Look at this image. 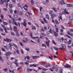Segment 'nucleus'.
Listing matches in <instances>:
<instances>
[{"label":"nucleus","mask_w":73,"mask_h":73,"mask_svg":"<svg viewBox=\"0 0 73 73\" xmlns=\"http://www.w3.org/2000/svg\"><path fill=\"white\" fill-rule=\"evenodd\" d=\"M9 71L10 73H12H12H15V72H14V70H13L12 71H11V70L9 69Z\"/></svg>","instance_id":"nucleus-20"},{"label":"nucleus","mask_w":73,"mask_h":73,"mask_svg":"<svg viewBox=\"0 0 73 73\" xmlns=\"http://www.w3.org/2000/svg\"><path fill=\"white\" fill-rule=\"evenodd\" d=\"M50 64H48V65H46V66H45V67L46 68H48V67H50Z\"/></svg>","instance_id":"nucleus-34"},{"label":"nucleus","mask_w":73,"mask_h":73,"mask_svg":"<svg viewBox=\"0 0 73 73\" xmlns=\"http://www.w3.org/2000/svg\"><path fill=\"white\" fill-rule=\"evenodd\" d=\"M50 14H51V18L52 19H54V17H56V15L54 14H52V11H50Z\"/></svg>","instance_id":"nucleus-2"},{"label":"nucleus","mask_w":73,"mask_h":73,"mask_svg":"<svg viewBox=\"0 0 73 73\" xmlns=\"http://www.w3.org/2000/svg\"><path fill=\"white\" fill-rule=\"evenodd\" d=\"M14 24L15 25H16V26H17H17H18V25H17V23H16V22H14Z\"/></svg>","instance_id":"nucleus-46"},{"label":"nucleus","mask_w":73,"mask_h":73,"mask_svg":"<svg viewBox=\"0 0 73 73\" xmlns=\"http://www.w3.org/2000/svg\"><path fill=\"white\" fill-rule=\"evenodd\" d=\"M60 46H62V47H60L59 48V50H60V49L63 50V49H65L66 47V45L65 44H60Z\"/></svg>","instance_id":"nucleus-1"},{"label":"nucleus","mask_w":73,"mask_h":73,"mask_svg":"<svg viewBox=\"0 0 73 73\" xmlns=\"http://www.w3.org/2000/svg\"><path fill=\"white\" fill-rule=\"evenodd\" d=\"M1 17L2 19H4V16H3V15H2L1 16Z\"/></svg>","instance_id":"nucleus-49"},{"label":"nucleus","mask_w":73,"mask_h":73,"mask_svg":"<svg viewBox=\"0 0 73 73\" xmlns=\"http://www.w3.org/2000/svg\"><path fill=\"white\" fill-rule=\"evenodd\" d=\"M19 44L22 46H23V44L21 42H19Z\"/></svg>","instance_id":"nucleus-55"},{"label":"nucleus","mask_w":73,"mask_h":73,"mask_svg":"<svg viewBox=\"0 0 73 73\" xmlns=\"http://www.w3.org/2000/svg\"><path fill=\"white\" fill-rule=\"evenodd\" d=\"M55 29L56 32L58 33V28H56Z\"/></svg>","instance_id":"nucleus-36"},{"label":"nucleus","mask_w":73,"mask_h":73,"mask_svg":"<svg viewBox=\"0 0 73 73\" xmlns=\"http://www.w3.org/2000/svg\"><path fill=\"white\" fill-rule=\"evenodd\" d=\"M9 7L10 9H12V4H10L9 5Z\"/></svg>","instance_id":"nucleus-19"},{"label":"nucleus","mask_w":73,"mask_h":73,"mask_svg":"<svg viewBox=\"0 0 73 73\" xmlns=\"http://www.w3.org/2000/svg\"><path fill=\"white\" fill-rule=\"evenodd\" d=\"M22 68V66L19 67L18 68L17 70H19L20 69H21Z\"/></svg>","instance_id":"nucleus-45"},{"label":"nucleus","mask_w":73,"mask_h":73,"mask_svg":"<svg viewBox=\"0 0 73 73\" xmlns=\"http://www.w3.org/2000/svg\"><path fill=\"white\" fill-rule=\"evenodd\" d=\"M4 30L6 33H8V32L7 31V28H5V29H4Z\"/></svg>","instance_id":"nucleus-42"},{"label":"nucleus","mask_w":73,"mask_h":73,"mask_svg":"<svg viewBox=\"0 0 73 73\" xmlns=\"http://www.w3.org/2000/svg\"><path fill=\"white\" fill-rule=\"evenodd\" d=\"M11 20H12V21H13V22H12V23L13 25L14 23H14V22H15V19H14V18H11Z\"/></svg>","instance_id":"nucleus-24"},{"label":"nucleus","mask_w":73,"mask_h":73,"mask_svg":"<svg viewBox=\"0 0 73 73\" xmlns=\"http://www.w3.org/2000/svg\"><path fill=\"white\" fill-rule=\"evenodd\" d=\"M52 42L53 44H54V45H56V42H55L54 41V40H52Z\"/></svg>","instance_id":"nucleus-37"},{"label":"nucleus","mask_w":73,"mask_h":73,"mask_svg":"<svg viewBox=\"0 0 73 73\" xmlns=\"http://www.w3.org/2000/svg\"><path fill=\"white\" fill-rule=\"evenodd\" d=\"M43 20L44 22V23H47L48 21L45 19L43 18Z\"/></svg>","instance_id":"nucleus-28"},{"label":"nucleus","mask_w":73,"mask_h":73,"mask_svg":"<svg viewBox=\"0 0 73 73\" xmlns=\"http://www.w3.org/2000/svg\"><path fill=\"white\" fill-rule=\"evenodd\" d=\"M62 1V2L63 3H62V2L60 1V4L61 5H63V4H66V3H65V2H64V0H61Z\"/></svg>","instance_id":"nucleus-14"},{"label":"nucleus","mask_w":73,"mask_h":73,"mask_svg":"<svg viewBox=\"0 0 73 73\" xmlns=\"http://www.w3.org/2000/svg\"><path fill=\"white\" fill-rule=\"evenodd\" d=\"M4 41H5L7 42H11V41H12V40L11 39H8V38H7L6 39H3Z\"/></svg>","instance_id":"nucleus-3"},{"label":"nucleus","mask_w":73,"mask_h":73,"mask_svg":"<svg viewBox=\"0 0 73 73\" xmlns=\"http://www.w3.org/2000/svg\"><path fill=\"white\" fill-rule=\"evenodd\" d=\"M14 31L15 32H17V27L16 26H14L13 27Z\"/></svg>","instance_id":"nucleus-13"},{"label":"nucleus","mask_w":73,"mask_h":73,"mask_svg":"<svg viewBox=\"0 0 73 73\" xmlns=\"http://www.w3.org/2000/svg\"><path fill=\"white\" fill-rule=\"evenodd\" d=\"M31 3L32 5H33L34 2H33V0H31Z\"/></svg>","instance_id":"nucleus-41"},{"label":"nucleus","mask_w":73,"mask_h":73,"mask_svg":"<svg viewBox=\"0 0 73 73\" xmlns=\"http://www.w3.org/2000/svg\"><path fill=\"white\" fill-rule=\"evenodd\" d=\"M71 17H68L69 21H72V20H73V19H71V18H70Z\"/></svg>","instance_id":"nucleus-47"},{"label":"nucleus","mask_w":73,"mask_h":73,"mask_svg":"<svg viewBox=\"0 0 73 73\" xmlns=\"http://www.w3.org/2000/svg\"><path fill=\"white\" fill-rule=\"evenodd\" d=\"M50 42V40H48V41H46L45 42V43L47 46H49V42Z\"/></svg>","instance_id":"nucleus-9"},{"label":"nucleus","mask_w":73,"mask_h":73,"mask_svg":"<svg viewBox=\"0 0 73 73\" xmlns=\"http://www.w3.org/2000/svg\"><path fill=\"white\" fill-rule=\"evenodd\" d=\"M23 38L25 40H26L27 41H29V39L28 38L24 37Z\"/></svg>","instance_id":"nucleus-22"},{"label":"nucleus","mask_w":73,"mask_h":73,"mask_svg":"<svg viewBox=\"0 0 73 73\" xmlns=\"http://www.w3.org/2000/svg\"><path fill=\"white\" fill-rule=\"evenodd\" d=\"M67 6L68 7H72V5L71 4H67Z\"/></svg>","instance_id":"nucleus-27"},{"label":"nucleus","mask_w":73,"mask_h":73,"mask_svg":"<svg viewBox=\"0 0 73 73\" xmlns=\"http://www.w3.org/2000/svg\"><path fill=\"white\" fill-rule=\"evenodd\" d=\"M21 52L22 54H24V52H23V50L22 49H21Z\"/></svg>","instance_id":"nucleus-60"},{"label":"nucleus","mask_w":73,"mask_h":73,"mask_svg":"<svg viewBox=\"0 0 73 73\" xmlns=\"http://www.w3.org/2000/svg\"><path fill=\"white\" fill-rule=\"evenodd\" d=\"M49 57V59H50V60H53V58H52V57L49 56H48Z\"/></svg>","instance_id":"nucleus-50"},{"label":"nucleus","mask_w":73,"mask_h":73,"mask_svg":"<svg viewBox=\"0 0 73 73\" xmlns=\"http://www.w3.org/2000/svg\"><path fill=\"white\" fill-rule=\"evenodd\" d=\"M42 70H43L44 71H45L46 70H48V69H45V68H42Z\"/></svg>","instance_id":"nucleus-31"},{"label":"nucleus","mask_w":73,"mask_h":73,"mask_svg":"<svg viewBox=\"0 0 73 73\" xmlns=\"http://www.w3.org/2000/svg\"><path fill=\"white\" fill-rule=\"evenodd\" d=\"M9 11L10 12V13H11V14H12V13H13V10L12 9L9 10Z\"/></svg>","instance_id":"nucleus-32"},{"label":"nucleus","mask_w":73,"mask_h":73,"mask_svg":"<svg viewBox=\"0 0 73 73\" xmlns=\"http://www.w3.org/2000/svg\"><path fill=\"white\" fill-rule=\"evenodd\" d=\"M11 52H7L5 54V55L6 56H8L9 55H11Z\"/></svg>","instance_id":"nucleus-7"},{"label":"nucleus","mask_w":73,"mask_h":73,"mask_svg":"<svg viewBox=\"0 0 73 73\" xmlns=\"http://www.w3.org/2000/svg\"><path fill=\"white\" fill-rule=\"evenodd\" d=\"M52 9L54 10V11L55 12H56L57 11V9H56V8L54 7L52 8Z\"/></svg>","instance_id":"nucleus-15"},{"label":"nucleus","mask_w":73,"mask_h":73,"mask_svg":"<svg viewBox=\"0 0 73 73\" xmlns=\"http://www.w3.org/2000/svg\"><path fill=\"white\" fill-rule=\"evenodd\" d=\"M40 38H41L42 39H44V36H41V35L40 36Z\"/></svg>","instance_id":"nucleus-63"},{"label":"nucleus","mask_w":73,"mask_h":73,"mask_svg":"<svg viewBox=\"0 0 73 73\" xmlns=\"http://www.w3.org/2000/svg\"><path fill=\"white\" fill-rule=\"evenodd\" d=\"M42 46H44V47L46 48V45H45V44H42Z\"/></svg>","instance_id":"nucleus-52"},{"label":"nucleus","mask_w":73,"mask_h":73,"mask_svg":"<svg viewBox=\"0 0 73 73\" xmlns=\"http://www.w3.org/2000/svg\"><path fill=\"white\" fill-rule=\"evenodd\" d=\"M56 66H53L52 67V68L53 69H56Z\"/></svg>","instance_id":"nucleus-54"},{"label":"nucleus","mask_w":73,"mask_h":73,"mask_svg":"<svg viewBox=\"0 0 73 73\" xmlns=\"http://www.w3.org/2000/svg\"><path fill=\"white\" fill-rule=\"evenodd\" d=\"M17 5H18V6L19 7H20L21 9H23V8H22L23 7L21 6L20 5V3H18L17 4Z\"/></svg>","instance_id":"nucleus-26"},{"label":"nucleus","mask_w":73,"mask_h":73,"mask_svg":"<svg viewBox=\"0 0 73 73\" xmlns=\"http://www.w3.org/2000/svg\"><path fill=\"white\" fill-rule=\"evenodd\" d=\"M66 65H65L64 66V67H65V68H70L71 67V66L69 65L68 64H66Z\"/></svg>","instance_id":"nucleus-8"},{"label":"nucleus","mask_w":73,"mask_h":73,"mask_svg":"<svg viewBox=\"0 0 73 73\" xmlns=\"http://www.w3.org/2000/svg\"><path fill=\"white\" fill-rule=\"evenodd\" d=\"M54 48L55 50H59V49L58 48H57L55 47H54Z\"/></svg>","instance_id":"nucleus-30"},{"label":"nucleus","mask_w":73,"mask_h":73,"mask_svg":"<svg viewBox=\"0 0 73 73\" xmlns=\"http://www.w3.org/2000/svg\"><path fill=\"white\" fill-rule=\"evenodd\" d=\"M2 51H3V52H6V51L5 50V49L4 48H2Z\"/></svg>","instance_id":"nucleus-51"},{"label":"nucleus","mask_w":73,"mask_h":73,"mask_svg":"<svg viewBox=\"0 0 73 73\" xmlns=\"http://www.w3.org/2000/svg\"><path fill=\"white\" fill-rule=\"evenodd\" d=\"M9 45H10V46H13V45H14V46H15V48L17 49H18V46H17L16 44H15V43H10L9 44Z\"/></svg>","instance_id":"nucleus-4"},{"label":"nucleus","mask_w":73,"mask_h":73,"mask_svg":"<svg viewBox=\"0 0 73 73\" xmlns=\"http://www.w3.org/2000/svg\"><path fill=\"white\" fill-rule=\"evenodd\" d=\"M16 33L17 34H16V36H17V37H19V33L17 32V31Z\"/></svg>","instance_id":"nucleus-33"},{"label":"nucleus","mask_w":73,"mask_h":73,"mask_svg":"<svg viewBox=\"0 0 73 73\" xmlns=\"http://www.w3.org/2000/svg\"><path fill=\"white\" fill-rule=\"evenodd\" d=\"M38 64H31L30 65V67L31 66H34V67H36L37 66H38Z\"/></svg>","instance_id":"nucleus-11"},{"label":"nucleus","mask_w":73,"mask_h":73,"mask_svg":"<svg viewBox=\"0 0 73 73\" xmlns=\"http://www.w3.org/2000/svg\"><path fill=\"white\" fill-rule=\"evenodd\" d=\"M19 14L21 16H22L23 15V11H21L19 13Z\"/></svg>","instance_id":"nucleus-16"},{"label":"nucleus","mask_w":73,"mask_h":73,"mask_svg":"<svg viewBox=\"0 0 73 73\" xmlns=\"http://www.w3.org/2000/svg\"><path fill=\"white\" fill-rule=\"evenodd\" d=\"M67 34L71 36H72V34L70 33V32L68 31L67 32Z\"/></svg>","instance_id":"nucleus-29"},{"label":"nucleus","mask_w":73,"mask_h":73,"mask_svg":"<svg viewBox=\"0 0 73 73\" xmlns=\"http://www.w3.org/2000/svg\"><path fill=\"white\" fill-rule=\"evenodd\" d=\"M16 53H17V54H19V50H16Z\"/></svg>","instance_id":"nucleus-58"},{"label":"nucleus","mask_w":73,"mask_h":73,"mask_svg":"<svg viewBox=\"0 0 73 73\" xmlns=\"http://www.w3.org/2000/svg\"><path fill=\"white\" fill-rule=\"evenodd\" d=\"M33 35V34L32 33H31L30 34V36L31 37H32V38H37L38 37H33L32 36Z\"/></svg>","instance_id":"nucleus-12"},{"label":"nucleus","mask_w":73,"mask_h":73,"mask_svg":"<svg viewBox=\"0 0 73 73\" xmlns=\"http://www.w3.org/2000/svg\"><path fill=\"white\" fill-rule=\"evenodd\" d=\"M25 50H27V51H29V48H25Z\"/></svg>","instance_id":"nucleus-56"},{"label":"nucleus","mask_w":73,"mask_h":73,"mask_svg":"<svg viewBox=\"0 0 73 73\" xmlns=\"http://www.w3.org/2000/svg\"><path fill=\"white\" fill-rule=\"evenodd\" d=\"M0 31L1 32H3L4 31L3 30V29H2L1 28H0Z\"/></svg>","instance_id":"nucleus-62"},{"label":"nucleus","mask_w":73,"mask_h":73,"mask_svg":"<svg viewBox=\"0 0 73 73\" xmlns=\"http://www.w3.org/2000/svg\"><path fill=\"white\" fill-rule=\"evenodd\" d=\"M3 70L4 71H5V72H7V70H8V68H6L3 69Z\"/></svg>","instance_id":"nucleus-43"},{"label":"nucleus","mask_w":73,"mask_h":73,"mask_svg":"<svg viewBox=\"0 0 73 73\" xmlns=\"http://www.w3.org/2000/svg\"><path fill=\"white\" fill-rule=\"evenodd\" d=\"M55 23L56 25H57L59 24V22H58V21L55 20Z\"/></svg>","instance_id":"nucleus-18"},{"label":"nucleus","mask_w":73,"mask_h":73,"mask_svg":"<svg viewBox=\"0 0 73 73\" xmlns=\"http://www.w3.org/2000/svg\"><path fill=\"white\" fill-rule=\"evenodd\" d=\"M27 60H30V57L28 56H27Z\"/></svg>","instance_id":"nucleus-57"},{"label":"nucleus","mask_w":73,"mask_h":73,"mask_svg":"<svg viewBox=\"0 0 73 73\" xmlns=\"http://www.w3.org/2000/svg\"><path fill=\"white\" fill-rule=\"evenodd\" d=\"M3 24L5 25H8V23L5 22H3Z\"/></svg>","instance_id":"nucleus-21"},{"label":"nucleus","mask_w":73,"mask_h":73,"mask_svg":"<svg viewBox=\"0 0 73 73\" xmlns=\"http://www.w3.org/2000/svg\"><path fill=\"white\" fill-rule=\"evenodd\" d=\"M64 12L66 13V14H69V12H67V11H66V9H64Z\"/></svg>","instance_id":"nucleus-17"},{"label":"nucleus","mask_w":73,"mask_h":73,"mask_svg":"<svg viewBox=\"0 0 73 73\" xmlns=\"http://www.w3.org/2000/svg\"><path fill=\"white\" fill-rule=\"evenodd\" d=\"M27 20L26 19H25L24 21V23L21 24H23L25 27H27V23H26Z\"/></svg>","instance_id":"nucleus-6"},{"label":"nucleus","mask_w":73,"mask_h":73,"mask_svg":"<svg viewBox=\"0 0 73 73\" xmlns=\"http://www.w3.org/2000/svg\"><path fill=\"white\" fill-rule=\"evenodd\" d=\"M21 20H22V19L20 18H19L17 19V20H19V21H21Z\"/></svg>","instance_id":"nucleus-59"},{"label":"nucleus","mask_w":73,"mask_h":73,"mask_svg":"<svg viewBox=\"0 0 73 73\" xmlns=\"http://www.w3.org/2000/svg\"><path fill=\"white\" fill-rule=\"evenodd\" d=\"M70 53H71L72 54V56H73V52H72V51H70L69 52Z\"/></svg>","instance_id":"nucleus-64"},{"label":"nucleus","mask_w":73,"mask_h":73,"mask_svg":"<svg viewBox=\"0 0 73 73\" xmlns=\"http://www.w3.org/2000/svg\"><path fill=\"white\" fill-rule=\"evenodd\" d=\"M31 57L33 58V59H34V60H36V58H39L40 57L38 56H31Z\"/></svg>","instance_id":"nucleus-5"},{"label":"nucleus","mask_w":73,"mask_h":73,"mask_svg":"<svg viewBox=\"0 0 73 73\" xmlns=\"http://www.w3.org/2000/svg\"><path fill=\"white\" fill-rule=\"evenodd\" d=\"M53 34L54 36H55V37H57V36H58V33L56 32L55 31H54Z\"/></svg>","instance_id":"nucleus-10"},{"label":"nucleus","mask_w":73,"mask_h":73,"mask_svg":"<svg viewBox=\"0 0 73 73\" xmlns=\"http://www.w3.org/2000/svg\"><path fill=\"white\" fill-rule=\"evenodd\" d=\"M22 9L23 8H24L25 10L26 11H27V10H28V9H27L25 8V6H23V7H22Z\"/></svg>","instance_id":"nucleus-48"},{"label":"nucleus","mask_w":73,"mask_h":73,"mask_svg":"<svg viewBox=\"0 0 73 73\" xmlns=\"http://www.w3.org/2000/svg\"><path fill=\"white\" fill-rule=\"evenodd\" d=\"M49 32L50 33H52L53 32V30H51V29H50V30H49Z\"/></svg>","instance_id":"nucleus-25"},{"label":"nucleus","mask_w":73,"mask_h":73,"mask_svg":"<svg viewBox=\"0 0 73 73\" xmlns=\"http://www.w3.org/2000/svg\"><path fill=\"white\" fill-rule=\"evenodd\" d=\"M71 43V41L70 40H69V41L68 42V44H70Z\"/></svg>","instance_id":"nucleus-40"},{"label":"nucleus","mask_w":73,"mask_h":73,"mask_svg":"<svg viewBox=\"0 0 73 73\" xmlns=\"http://www.w3.org/2000/svg\"><path fill=\"white\" fill-rule=\"evenodd\" d=\"M58 41H60V42H61V39L60 38H58Z\"/></svg>","instance_id":"nucleus-53"},{"label":"nucleus","mask_w":73,"mask_h":73,"mask_svg":"<svg viewBox=\"0 0 73 73\" xmlns=\"http://www.w3.org/2000/svg\"><path fill=\"white\" fill-rule=\"evenodd\" d=\"M14 63L15 64H16V65L17 66H19V64H18V63L15 62H14Z\"/></svg>","instance_id":"nucleus-44"},{"label":"nucleus","mask_w":73,"mask_h":73,"mask_svg":"<svg viewBox=\"0 0 73 73\" xmlns=\"http://www.w3.org/2000/svg\"><path fill=\"white\" fill-rule=\"evenodd\" d=\"M46 19H49V15H46Z\"/></svg>","instance_id":"nucleus-38"},{"label":"nucleus","mask_w":73,"mask_h":73,"mask_svg":"<svg viewBox=\"0 0 73 73\" xmlns=\"http://www.w3.org/2000/svg\"><path fill=\"white\" fill-rule=\"evenodd\" d=\"M36 27L35 26H32V29H36Z\"/></svg>","instance_id":"nucleus-35"},{"label":"nucleus","mask_w":73,"mask_h":73,"mask_svg":"<svg viewBox=\"0 0 73 73\" xmlns=\"http://www.w3.org/2000/svg\"><path fill=\"white\" fill-rule=\"evenodd\" d=\"M0 4H4V1L1 0L0 1Z\"/></svg>","instance_id":"nucleus-23"},{"label":"nucleus","mask_w":73,"mask_h":73,"mask_svg":"<svg viewBox=\"0 0 73 73\" xmlns=\"http://www.w3.org/2000/svg\"><path fill=\"white\" fill-rule=\"evenodd\" d=\"M20 63L21 65H24V64L23 62H20Z\"/></svg>","instance_id":"nucleus-61"},{"label":"nucleus","mask_w":73,"mask_h":73,"mask_svg":"<svg viewBox=\"0 0 73 73\" xmlns=\"http://www.w3.org/2000/svg\"><path fill=\"white\" fill-rule=\"evenodd\" d=\"M11 35H13V36H15V33H14L12 32H11Z\"/></svg>","instance_id":"nucleus-39"}]
</instances>
